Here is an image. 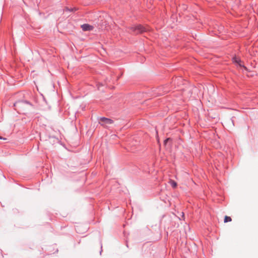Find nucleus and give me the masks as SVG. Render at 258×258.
I'll list each match as a JSON object with an SVG mask.
<instances>
[{
    "mask_svg": "<svg viewBox=\"0 0 258 258\" xmlns=\"http://www.w3.org/2000/svg\"><path fill=\"white\" fill-rule=\"evenodd\" d=\"M99 123L105 127H108L109 125L112 124V120L110 119L104 117H101L100 119Z\"/></svg>",
    "mask_w": 258,
    "mask_h": 258,
    "instance_id": "obj_3",
    "label": "nucleus"
},
{
    "mask_svg": "<svg viewBox=\"0 0 258 258\" xmlns=\"http://www.w3.org/2000/svg\"><path fill=\"white\" fill-rule=\"evenodd\" d=\"M232 221V219L230 217H229V216H225V217H224V223H227V222H231Z\"/></svg>",
    "mask_w": 258,
    "mask_h": 258,
    "instance_id": "obj_7",
    "label": "nucleus"
},
{
    "mask_svg": "<svg viewBox=\"0 0 258 258\" xmlns=\"http://www.w3.org/2000/svg\"><path fill=\"white\" fill-rule=\"evenodd\" d=\"M242 67H243V68H244V69H246V67H244V66H243V65Z\"/></svg>",
    "mask_w": 258,
    "mask_h": 258,
    "instance_id": "obj_12",
    "label": "nucleus"
},
{
    "mask_svg": "<svg viewBox=\"0 0 258 258\" xmlns=\"http://www.w3.org/2000/svg\"><path fill=\"white\" fill-rule=\"evenodd\" d=\"M3 139L2 137H0V139Z\"/></svg>",
    "mask_w": 258,
    "mask_h": 258,
    "instance_id": "obj_13",
    "label": "nucleus"
},
{
    "mask_svg": "<svg viewBox=\"0 0 258 258\" xmlns=\"http://www.w3.org/2000/svg\"><path fill=\"white\" fill-rule=\"evenodd\" d=\"M169 183L173 188H176L177 186V183L173 180L170 179L169 180Z\"/></svg>",
    "mask_w": 258,
    "mask_h": 258,
    "instance_id": "obj_6",
    "label": "nucleus"
},
{
    "mask_svg": "<svg viewBox=\"0 0 258 258\" xmlns=\"http://www.w3.org/2000/svg\"><path fill=\"white\" fill-rule=\"evenodd\" d=\"M65 11H70V12H72V11H76V8H74V9H69L68 8L66 7L65 8L64 10Z\"/></svg>",
    "mask_w": 258,
    "mask_h": 258,
    "instance_id": "obj_8",
    "label": "nucleus"
},
{
    "mask_svg": "<svg viewBox=\"0 0 258 258\" xmlns=\"http://www.w3.org/2000/svg\"><path fill=\"white\" fill-rule=\"evenodd\" d=\"M31 106V104L27 101H18L14 104L15 109L19 113H25L29 106Z\"/></svg>",
    "mask_w": 258,
    "mask_h": 258,
    "instance_id": "obj_1",
    "label": "nucleus"
},
{
    "mask_svg": "<svg viewBox=\"0 0 258 258\" xmlns=\"http://www.w3.org/2000/svg\"><path fill=\"white\" fill-rule=\"evenodd\" d=\"M233 61L237 64H238L240 67L242 66L241 64V61L240 59L237 57H234L233 58Z\"/></svg>",
    "mask_w": 258,
    "mask_h": 258,
    "instance_id": "obj_5",
    "label": "nucleus"
},
{
    "mask_svg": "<svg viewBox=\"0 0 258 258\" xmlns=\"http://www.w3.org/2000/svg\"><path fill=\"white\" fill-rule=\"evenodd\" d=\"M102 245L101 244V250H100V253H101V251H102Z\"/></svg>",
    "mask_w": 258,
    "mask_h": 258,
    "instance_id": "obj_10",
    "label": "nucleus"
},
{
    "mask_svg": "<svg viewBox=\"0 0 258 258\" xmlns=\"http://www.w3.org/2000/svg\"><path fill=\"white\" fill-rule=\"evenodd\" d=\"M129 29L131 31V33L134 34H138L147 30V29L141 25L131 26L129 27Z\"/></svg>",
    "mask_w": 258,
    "mask_h": 258,
    "instance_id": "obj_2",
    "label": "nucleus"
},
{
    "mask_svg": "<svg viewBox=\"0 0 258 258\" xmlns=\"http://www.w3.org/2000/svg\"><path fill=\"white\" fill-rule=\"evenodd\" d=\"M168 140H169V139H167L166 140H165L164 141V143H165V144H166V143H167V142H168Z\"/></svg>",
    "mask_w": 258,
    "mask_h": 258,
    "instance_id": "obj_9",
    "label": "nucleus"
},
{
    "mask_svg": "<svg viewBox=\"0 0 258 258\" xmlns=\"http://www.w3.org/2000/svg\"><path fill=\"white\" fill-rule=\"evenodd\" d=\"M81 28L83 31H87L92 30L93 26L88 24H84L81 25Z\"/></svg>",
    "mask_w": 258,
    "mask_h": 258,
    "instance_id": "obj_4",
    "label": "nucleus"
},
{
    "mask_svg": "<svg viewBox=\"0 0 258 258\" xmlns=\"http://www.w3.org/2000/svg\"><path fill=\"white\" fill-rule=\"evenodd\" d=\"M242 67H243V68H244V69H246V67H244V66H243V65Z\"/></svg>",
    "mask_w": 258,
    "mask_h": 258,
    "instance_id": "obj_11",
    "label": "nucleus"
}]
</instances>
